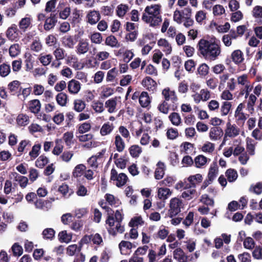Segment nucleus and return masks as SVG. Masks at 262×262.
Returning a JSON list of instances; mask_svg holds the SVG:
<instances>
[{"label":"nucleus","mask_w":262,"mask_h":262,"mask_svg":"<svg viewBox=\"0 0 262 262\" xmlns=\"http://www.w3.org/2000/svg\"><path fill=\"white\" fill-rule=\"evenodd\" d=\"M198 53L206 60H215L221 53L220 46L204 38L201 39L197 45Z\"/></svg>","instance_id":"f257e3e1"},{"label":"nucleus","mask_w":262,"mask_h":262,"mask_svg":"<svg viewBox=\"0 0 262 262\" xmlns=\"http://www.w3.org/2000/svg\"><path fill=\"white\" fill-rule=\"evenodd\" d=\"M162 94L164 97V100L159 104L158 110L164 114H167L170 108L173 111L177 110L178 98L175 92L167 88L162 91Z\"/></svg>","instance_id":"f03ea898"},{"label":"nucleus","mask_w":262,"mask_h":262,"mask_svg":"<svg viewBox=\"0 0 262 262\" xmlns=\"http://www.w3.org/2000/svg\"><path fill=\"white\" fill-rule=\"evenodd\" d=\"M160 8L159 5H152L147 6L142 16V19L146 23L149 24L151 27L158 26L162 21V17L160 15Z\"/></svg>","instance_id":"7ed1b4c3"},{"label":"nucleus","mask_w":262,"mask_h":262,"mask_svg":"<svg viewBox=\"0 0 262 262\" xmlns=\"http://www.w3.org/2000/svg\"><path fill=\"white\" fill-rule=\"evenodd\" d=\"M128 180V177L124 173L119 174L115 168H112L111 171L110 181H116V185L118 187L124 186Z\"/></svg>","instance_id":"20e7f679"},{"label":"nucleus","mask_w":262,"mask_h":262,"mask_svg":"<svg viewBox=\"0 0 262 262\" xmlns=\"http://www.w3.org/2000/svg\"><path fill=\"white\" fill-rule=\"evenodd\" d=\"M23 34L17 28L16 24H12L6 31L7 38L11 41H17Z\"/></svg>","instance_id":"39448f33"},{"label":"nucleus","mask_w":262,"mask_h":262,"mask_svg":"<svg viewBox=\"0 0 262 262\" xmlns=\"http://www.w3.org/2000/svg\"><path fill=\"white\" fill-rule=\"evenodd\" d=\"M182 201L178 198H174L170 201L168 215L170 218L177 215L181 211Z\"/></svg>","instance_id":"423d86ee"},{"label":"nucleus","mask_w":262,"mask_h":262,"mask_svg":"<svg viewBox=\"0 0 262 262\" xmlns=\"http://www.w3.org/2000/svg\"><path fill=\"white\" fill-rule=\"evenodd\" d=\"M57 13H51L50 16L46 18L43 25L44 29L46 31H49L55 27L57 22Z\"/></svg>","instance_id":"0eeeda50"},{"label":"nucleus","mask_w":262,"mask_h":262,"mask_svg":"<svg viewBox=\"0 0 262 262\" xmlns=\"http://www.w3.org/2000/svg\"><path fill=\"white\" fill-rule=\"evenodd\" d=\"M51 201L47 200H44L41 199H39L34 202V205L36 208L42 209L43 210H48L51 207L52 202L54 201V198L51 199Z\"/></svg>","instance_id":"6e6552de"},{"label":"nucleus","mask_w":262,"mask_h":262,"mask_svg":"<svg viewBox=\"0 0 262 262\" xmlns=\"http://www.w3.org/2000/svg\"><path fill=\"white\" fill-rule=\"evenodd\" d=\"M21 83L18 80H13L8 84V87L11 95H17L19 96L20 94L21 88L20 87Z\"/></svg>","instance_id":"1a4fd4ad"},{"label":"nucleus","mask_w":262,"mask_h":262,"mask_svg":"<svg viewBox=\"0 0 262 262\" xmlns=\"http://www.w3.org/2000/svg\"><path fill=\"white\" fill-rule=\"evenodd\" d=\"M89 49V43L86 39H81L76 47V52L78 54H84Z\"/></svg>","instance_id":"9d476101"},{"label":"nucleus","mask_w":262,"mask_h":262,"mask_svg":"<svg viewBox=\"0 0 262 262\" xmlns=\"http://www.w3.org/2000/svg\"><path fill=\"white\" fill-rule=\"evenodd\" d=\"M101 16L99 12L96 10H91L86 15L88 23L93 25L96 24L100 19Z\"/></svg>","instance_id":"9b49d317"},{"label":"nucleus","mask_w":262,"mask_h":262,"mask_svg":"<svg viewBox=\"0 0 262 262\" xmlns=\"http://www.w3.org/2000/svg\"><path fill=\"white\" fill-rule=\"evenodd\" d=\"M81 88L80 83L75 79H72L68 84V89L70 93L72 94H77Z\"/></svg>","instance_id":"f8f14e48"},{"label":"nucleus","mask_w":262,"mask_h":262,"mask_svg":"<svg viewBox=\"0 0 262 262\" xmlns=\"http://www.w3.org/2000/svg\"><path fill=\"white\" fill-rule=\"evenodd\" d=\"M142 85L149 91H154L157 88L156 82L150 77H146L142 81Z\"/></svg>","instance_id":"ddd939ff"},{"label":"nucleus","mask_w":262,"mask_h":262,"mask_svg":"<svg viewBox=\"0 0 262 262\" xmlns=\"http://www.w3.org/2000/svg\"><path fill=\"white\" fill-rule=\"evenodd\" d=\"M115 219L117 222L116 229L117 232L119 233H122L124 231V227L121 225V223L123 219V216L119 210H116L115 214Z\"/></svg>","instance_id":"4468645a"},{"label":"nucleus","mask_w":262,"mask_h":262,"mask_svg":"<svg viewBox=\"0 0 262 262\" xmlns=\"http://www.w3.org/2000/svg\"><path fill=\"white\" fill-rule=\"evenodd\" d=\"M223 135V131L222 128L218 126H214L211 128L209 137L211 140H216L220 139Z\"/></svg>","instance_id":"2eb2a0df"},{"label":"nucleus","mask_w":262,"mask_h":262,"mask_svg":"<svg viewBox=\"0 0 262 262\" xmlns=\"http://www.w3.org/2000/svg\"><path fill=\"white\" fill-rule=\"evenodd\" d=\"M239 129L235 125H232L230 122L227 123V128L225 130V136L229 137H234L239 134Z\"/></svg>","instance_id":"dca6fc26"},{"label":"nucleus","mask_w":262,"mask_h":262,"mask_svg":"<svg viewBox=\"0 0 262 262\" xmlns=\"http://www.w3.org/2000/svg\"><path fill=\"white\" fill-rule=\"evenodd\" d=\"M106 224H108L109 226V228H107V231L108 233L114 236H115L117 235L118 232L116 229V227H113L115 224V219L114 216H108L106 220Z\"/></svg>","instance_id":"f3484780"},{"label":"nucleus","mask_w":262,"mask_h":262,"mask_svg":"<svg viewBox=\"0 0 262 262\" xmlns=\"http://www.w3.org/2000/svg\"><path fill=\"white\" fill-rule=\"evenodd\" d=\"M173 257L177 259L179 262H187V256L185 255L183 250L180 248H177L173 251Z\"/></svg>","instance_id":"a211bd4d"},{"label":"nucleus","mask_w":262,"mask_h":262,"mask_svg":"<svg viewBox=\"0 0 262 262\" xmlns=\"http://www.w3.org/2000/svg\"><path fill=\"white\" fill-rule=\"evenodd\" d=\"M29 109L31 112L37 114L40 110L41 103L38 99L30 100L29 103Z\"/></svg>","instance_id":"6ab92c4d"},{"label":"nucleus","mask_w":262,"mask_h":262,"mask_svg":"<svg viewBox=\"0 0 262 262\" xmlns=\"http://www.w3.org/2000/svg\"><path fill=\"white\" fill-rule=\"evenodd\" d=\"M31 25V19L29 17H25L22 18L18 23L19 31L21 33L26 32L27 29Z\"/></svg>","instance_id":"aec40b11"},{"label":"nucleus","mask_w":262,"mask_h":262,"mask_svg":"<svg viewBox=\"0 0 262 262\" xmlns=\"http://www.w3.org/2000/svg\"><path fill=\"white\" fill-rule=\"evenodd\" d=\"M202 180V176L200 173L189 176L188 178V181L190 183V184H189V187H195L196 184L201 183Z\"/></svg>","instance_id":"412c9836"},{"label":"nucleus","mask_w":262,"mask_h":262,"mask_svg":"<svg viewBox=\"0 0 262 262\" xmlns=\"http://www.w3.org/2000/svg\"><path fill=\"white\" fill-rule=\"evenodd\" d=\"M218 172V167L216 162L211 165L208 173V178L210 181H213Z\"/></svg>","instance_id":"4be33fe9"},{"label":"nucleus","mask_w":262,"mask_h":262,"mask_svg":"<svg viewBox=\"0 0 262 262\" xmlns=\"http://www.w3.org/2000/svg\"><path fill=\"white\" fill-rule=\"evenodd\" d=\"M62 43L63 45L68 48H73L76 41L73 36L71 35H65L62 38Z\"/></svg>","instance_id":"5701e85b"},{"label":"nucleus","mask_w":262,"mask_h":262,"mask_svg":"<svg viewBox=\"0 0 262 262\" xmlns=\"http://www.w3.org/2000/svg\"><path fill=\"white\" fill-rule=\"evenodd\" d=\"M139 103L142 107H147L150 103V98L146 92H142L140 94Z\"/></svg>","instance_id":"b1692460"},{"label":"nucleus","mask_w":262,"mask_h":262,"mask_svg":"<svg viewBox=\"0 0 262 262\" xmlns=\"http://www.w3.org/2000/svg\"><path fill=\"white\" fill-rule=\"evenodd\" d=\"M158 167L155 171V178L156 180L161 179L164 175V164L162 162H158L157 164Z\"/></svg>","instance_id":"393cba45"},{"label":"nucleus","mask_w":262,"mask_h":262,"mask_svg":"<svg viewBox=\"0 0 262 262\" xmlns=\"http://www.w3.org/2000/svg\"><path fill=\"white\" fill-rule=\"evenodd\" d=\"M158 45L159 46H162L164 48L163 50L166 54L168 55L171 53L172 51V48L170 43L165 39L161 38L158 41Z\"/></svg>","instance_id":"a878e982"},{"label":"nucleus","mask_w":262,"mask_h":262,"mask_svg":"<svg viewBox=\"0 0 262 262\" xmlns=\"http://www.w3.org/2000/svg\"><path fill=\"white\" fill-rule=\"evenodd\" d=\"M231 58L236 64L240 63L244 60L243 54L240 50L234 51L231 54Z\"/></svg>","instance_id":"bb28decb"},{"label":"nucleus","mask_w":262,"mask_h":262,"mask_svg":"<svg viewBox=\"0 0 262 262\" xmlns=\"http://www.w3.org/2000/svg\"><path fill=\"white\" fill-rule=\"evenodd\" d=\"M58 236L60 243H69L72 239V235L68 234L66 230L60 231L58 233Z\"/></svg>","instance_id":"cd10ccee"},{"label":"nucleus","mask_w":262,"mask_h":262,"mask_svg":"<svg viewBox=\"0 0 262 262\" xmlns=\"http://www.w3.org/2000/svg\"><path fill=\"white\" fill-rule=\"evenodd\" d=\"M117 105L116 98H113L107 100L105 103V106L108 108V112L110 113H114Z\"/></svg>","instance_id":"c85d7f7f"},{"label":"nucleus","mask_w":262,"mask_h":262,"mask_svg":"<svg viewBox=\"0 0 262 262\" xmlns=\"http://www.w3.org/2000/svg\"><path fill=\"white\" fill-rule=\"evenodd\" d=\"M115 144L118 152H122L125 148V143L119 135L115 136Z\"/></svg>","instance_id":"c756f323"},{"label":"nucleus","mask_w":262,"mask_h":262,"mask_svg":"<svg viewBox=\"0 0 262 262\" xmlns=\"http://www.w3.org/2000/svg\"><path fill=\"white\" fill-rule=\"evenodd\" d=\"M85 102L81 99H76L74 101L73 109L78 113L82 112L85 107Z\"/></svg>","instance_id":"7c9ffc66"},{"label":"nucleus","mask_w":262,"mask_h":262,"mask_svg":"<svg viewBox=\"0 0 262 262\" xmlns=\"http://www.w3.org/2000/svg\"><path fill=\"white\" fill-rule=\"evenodd\" d=\"M225 174L229 182L235 181L238 176L237 171L235 169L232 168L228 169L225 172Z\"/></svg>","instance_id":"2f4dec72"},{"label":"nucleus","mask_w":262,"mask_h":262,"mask_svg":"<svg viewBox=\"0 0 262 262\" xmlns=\"http://www.w3.org/2000/svg\"><path fill=\"white\" fill-rule=\"evenodd\" d=\"M171 192L167 188H160L158 191V196L160 199L166 200L171 194Z\"/></svg>","instance_id":"473e14b6"},{"label":"nucleus","mask_w":262,"mask_h":262,"mask_svg":"<svg viewBox=\"0 0 262 262\" xmlns=\"http://www.w3.org/2000/svg\"><path fill=\"white\" fill-rule=\"evenodd\" d=\"M86 169V167L82 164L77 165L74 168L73 172V176L75 178H78L81 177L83 174L84 170Z\"/></svg>","instance_id":"72a5a7b5"},{"label":"nucleus","mask_w":262,"mask_h":262,"mask_svg":"<svg viewBox=\"0 0 262 262\" xmlns=\"http://www.w3.org/2000/svg\"><path fill=\"white\" fill-rule=\"evenodd\" d=\"M67 99V95L66 93L62 92L58 94L56 97V100L57 103L62 106H64L66 105Z\"/></svg>","instance_id":"f704fd0d"},{"label":"nucleus","mask_w":262,"mask_h":262,"mask_svg":"<svg viewBox=\"0 0 262 262\" xmlns=\"http://www.w3.org/2000/svg\"><path fill=\"white\" fill-rule=\"evenodd\" d=\"M49 162L48 158L45 155H41L35 161V166L42 168Z\"/></svg>","instance_id":"c9c22d12"},{"label":"nucleus","mask_w":262,"mask_h":262,"mask_svg":"<svg viewBox=\"0 0 262 262\" xmlns=\"http://www.w3.org/2000/svg\"><path fill=\"white\" fill-rule=\"evenodd\" d=\"M53 54L55 56L57 61H59L64 59L67 55L65 50L60 47H58L55 50H54L53 52Z\"/></svg>","instance_id":"e433bc0d"},{"label":"nucleus","mask_w":262,"mask_h":262,"mask_svg":"<svg viewBox=\"0 0 262 262\" xmlns=\"http://www.w3.org/2000/svg\"><path fill=\"white\" fill-rule=\"evenodd\" d=\"M171 123L174 125L178 126L181 123V118L180 115L176 112L171 113L168 117Z\"/></svg>","instance_id":"4c0bfd02"},{"label":"nucleus","mask_w":262,"mask_h":262,"mask_svg":"<svg viewBox=\"0 0 262 262\" xmlns=\"http://www.w3.org/2000/svg\"><path fill=\"white\" fill-rule=\"evenodd\" d=\"M114 126L110 124V122L104 123L100 129V134L102 136H106L110 134L113 130Z\"/></svg>","instance_id":"58836bf2"},{"label":"nucleus","mask_w":262,"mask_h":262,"mask_svg":"<svg viewBox=\"0 0 262 262\" xmlns=\"http://www.w3.org/2000/svg\"><path fill=\"white\" fill-rule=\"evenodd\" d=\"M129 151L132 157L138 158L142 152V149L139 146L134 145L129 147Z\"/></svg>","instance_id":"ea45409f"},{"label":"nucleus","mask_w":262,"mask_h":262,"mask_svg":"<svg viewBox=\"0 0 262 262\" xmlns=\"http://www.w3.org/2000/svg\"><path fill=\"white\" fill-rule=\"evenodd\" d=\"M55 231L53 228H46L42 231L44 239L52 240L55 236Z\"/></svg>","instance_id":"a19ab883"},{"label":"nucleus","mask_w":262,"mask_h":262,"mask_svg":"<svg viewBox=\"0 0 262 262\" xmlns=\"http://www.w3.org/2000/svg\"><path fill=\"white\" fill-rule=\"evenodd\" d=\"M198 97V102L201 100L206 101L210 98V92L207 89H202L200 93L196 96Z\"/></svg>","instance_id":"79ce46f5"},{"label":"nucleus","mask_w":262,"mask_h":262,"mask_svg":"<svg viewBox=\"0 0 262 262\" xmlns=\"http://www.w3.org/2000/svg\"><path fill=\"white\" fill-rule=\"evenodd\" d=\"M106 45L111 47H119L118 41L116 37L114 35H110L106 38L105 42Z\"/></svg>","instance_id":"37998d69"},{"label":"nucleus","mask_w":262,"mask_h":262,"mask_svg":"<svg viewBox=\"0 0 262 262\" xmlns=\"http://www.w3.org/2000/svg\"><path fill=\"white\" fill-rule=\"evenodd\" d=\"M41 148L40 144H35L32 148V150L29 152V156L32 159H36L39 155L40 150Z\"/></svg>","instance_id":"c03bdc74"},{"label":"nucleus","mask_w":262,"mask_h":262,"mask_svg":"<svg viewBox=\"0 0 262 262\" xmlns=\"http://www.w3.org/2000/svg\"><path fill=\"white\" fill-rule=\"evenodd\" d=\"M232 106L231 103L228 101L223 102L221 107V112L222 116H226L228 114Z\"/></svg>","instance_id":"a18cd8bd"},{"label":"nucleus","mask_w":262,"mask_h":262,"mask_svg":"<svg viewBox=\"0 0 262 262\" xmlns=\"http://www.w3.org/2000/svg\"><path fill=\"white\" fill-rule=\"evenodd\" d=\"M16 121L18 125L20 126H25L29 122V117L27 115L23 114H19L17 116Z\"/></svg>","instance_id":"49530a36"},{"label":"nucleus","mask_w":262,"mask_h":262,"mask_svg":"<svg viewBox=\"0 0 262 262\" xmlns=\"http://www.w3.org/2000/svg\"><path fill=\"white\" fill-rule=\"evenodd\" d=\"M13 255L14 256H19L23 252L22 247L17 243H14L11 247Z\"/></svg>","instance_id":"de8ad7c7"},{"label":"nucleus","mask_w":262,"mask_h":262,"mask_svg":"<svg viewBox=\"0 0 262 262\" xmlns=\"http://www.w3.org/2000/svg\"><path fill=\"white\" fill-rule=\"evenodd\" d=\"M57 0H50L46 3L45 11L47 12H51L56 13L55 10Z\"/></svg>","instance_id":"09e8293b"},{"label":"nucleus","mask_w":262,"mask_h":262,"mask_svg":"<svg viewBox=\"0 0 262 262\" xmlns=\"http://www.w3.org/2000/svg\"><path fill=\"white\" fill-rule=\"evenodd\" d=\"M128 10V6L127 5L120 4L117 8V15L119 17H123L125 15Z\"/></svg>","instance_id":"8fccbe9b"},{"label":"nucleus","mask_w":262,"mask_h":262,"mask_svg":"<svg viewBox=\"0 0 262 262\" xmlns=\"http://www.w3.org/2000/svg\"><path fill=\"white\" fill-rule=\"evenodd\" d=\"M207 162V158L203 155H199L194 159V163L196 167L200 168Z\"/></svg>","instance_id":"3c124183"},{"label":"nucleus","mask_w":262,"mask_h":262,"mask_svg":"<svg viewBox=\"0 0 262 262\" xmlns=\"http://www.w3.org/2000/svg\"><path fill=\"white\" fill-rule=\"evenodd\" d=\"M209 68L208 66L204 63L199 66L198 68L197 71L199 74L202 76H205L209 73Z\"/></svg>","instance_id":"603ef678"},{"label":"nucleus","mask_w":262,"mask_h":262,"mask_svg":"<svg viewBox=\"0 0 262 262\" xmlns=\"http://www.w3.org/2000/svg\"><path fill=\"white\" fill-rule=\"evenodd\" d=\"M25 62V69L26 71L30 72L33 68V61L32 60V56L29 55L24 61Z\"/></svg>","instance_id":"864d4df0"},{"label":"nucleus","mask_w":262,"mask_h":262,"mask_svg":"<svg viewBox=\"0 0 262 262\" xmlns=\"http://www.w3.org/2000/svg\"><path fill=\"white\" fill-rule=\"evenodd\" d=\"M52 59L53 57L51 54L45 55H40L39 58L40 62L45 66L49 65L51 63Z\"/></svg>","instance_id":"5fc2aeb1"},{"label":"nucleus","mask_w":262,"mask_h":262,"mask_svg":"<svg viewBox=\"0 0 262 262\" xmlns=\"http://www.w3.org/2000/svg\"><path fill=\"white\" fill-rule=\"evenodd\" d=\"M10 66L3 63L0 66V75L3 77L7 76L10 72Z\"/></svg>","instance_id":"6e6d98bb"},{"label":"nucleus","mask_w":262,"mask_h":262,"mask_svg":"<svg viewBox=\"0 0 262 262\" xmlns=\"http://www.w3.org/2000/svg\"><path fill=\"white\" fill-rule=\"evenodd\" d=\"M84 223L82 220L73 221L71 225V228L75 231H80L83 226Z\"/></svg>","instance_id":"4d7b16f0"},{"label":"nucleus","mask_w":262,"mask_h":262,"mask_svg":"<svg viewBox=\"0 0 262 262\" xmlns=\"http://www.w3.org/2000/svg\"><path fill=\"white\" fill-rule=\"evenodd\" d=\"M31 50L35 52H39L42 49V45L38 38L33 40L30 46Z\"/></svg>","instance_id":"13d9d810"},{"label":"nucleus","mask_w":262,"mask_h":262,"mask_svg":"<svg viewBox=\"0 0 262 262\" xmlns=\"http://www.w3.org/2000/svg\"><path fill=\"white\" fill-rule=\"evenodd\" d=\"M201 202L207 206H213L214 201L210 198L208 194H204L201 196Z\"/></svg>","instance_id":"bf43d9fd"},{"label":"nucleus","mask_w":262,"mask_h":262,"mask_svg":"<svg viewBox=\"0 0 262 262\" xmlns=\"http://www.w3.org/2000/svg\"><path fill=\"white\" fill-rule=\"evenodd\" d=\"M88 212L89 210L86 208L77 209L75 210V216L79 219L86 215Z\"/></svg>","instance_id":"052dcab7"},{"label":"nucleus","mask_w":262,"mask_h":262,"mask_svg":"<svg viewBox=\"0 0 262 262\" xmlns=\"http://www.w3.org/2000/svg\"><path fill=\"white\" fill-rule=\"evenodd\" d=\"M166 136L168 139L174 140L179 136L178 131L177 129L171 128L167 130Z\"/></svg>","instance_id":"680f3d73"},{"label":"nucleus","mask_w":262,"mask_h":262,"mask_svg":"<svg viewBox=\"0 0 262 262\" xmlns=\"http://www.w3.org/2000/svg\"><path fill=\"white\" fill-rule=\"evenodd\" d=\"M118 74V70L116 68H114L109 70L107 73L106 81H112L114 80Z\"/></svg>","instance_id":"e2e57ef3"},{"label":"nucleus","mask_w":262,"mask_h":262,"mask_svg":"<svg viewBox=\"0 0 262 262\" xmlns=\"http://www.w3.org/2000/svg\"><path fill=\"white\" fill-rule=\"evenodd\" d=\"M20 52L18 44L11 45L9 48V54L11 57H15Z\"/></svg>","instance_id":"0e129e2a"},{"label":"nucleus","mask_w":262,"mask_h":262,"mask_svg":"<svg viewBox=\"0 0 262 262\" xmlns=\"http://www.w3.org/2000/svg\"><path fill=\"white\" fill-rule=\"evenodd\" d=\"M253 140L251 139H247V149L250 155L254 154L255 146L253 143Z\"/></svg>","instance_id":"69168bd1"},{"label":"nucleus","mask_w":262,"mask_h":262,"mask_svg":"<svg viewBox=\"0 0 262 262\" xmlns=\"http://www.w3.org/2000/svg\"><path fill=\"white\" fill-rule=\"evenodd\" d=\"M185 68L189 72H193L195 70V63L192 59H189L185 63Z\"/></svg>","instance_id":"338daca9"},{"label":"nucleus","mask_w":262,"mask_h":262,"mask_svg":"<svg viewBox=\"0 0 262 262\" xmlns=\"http://www.w3.org/2000/svg\"><path fill=\"white\" fill-rule=\"evenodd\" d=\"M91 128L90 123L84 122L80 124L78 128V131L80 134H83L87 132H89Z\"/></svg>","instance_id":"774afa93"}]
</instances>
